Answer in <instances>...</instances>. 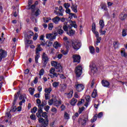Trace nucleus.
I'll use <instances>...</instances> for the list:
<instances>
[{"label": "nucleus", "instance_id": "obj_1", "mask_svg": "<svg viewBox=\"0 0 127 127\" xmlns=\"http://www.w3.org/2000/svg\"><path fill=\"white\" fill-rule=\"evenodd\" d=\"M51 64L52 66L55 67L58 70L57 72L59 73H62L63 72V67H62V66H61L60 63H58L56 61H52L51 62Z\"/></svg>", "mask_w": 127, "mask_h": 127}, {"label": "nucleus", "instance_id": "obj_2", "mask_svg": "<svg viewBox=\"0 0 127 127\" xmlns=\"http://www.w3.org/2000/svg\"><path fill=\"white\" fill-rule=\"evenodd\" d=\"M48 61H49V58L48 56L45 53H43L42 56V62L43 64V67L45 68L47 65V63H48Z\"/></svg>", "mask_w": 127, "mask_h": 127}, {"label": "nucleus", "instance_id": "obj_3", "mask_svg": "<svg viewBox=\"0 0 127 127\" xmlns=\"http://www.w3.org/2000/svg\"><path fill=\"white\" fill-rule=\"evenodd\" d=\"M42 50H43V49L41 47H37L36 48V56L35 57V63H38V59H39L40 57V54L39 53L42 51Z\"/></svg>", "mask_w": 127, "mask_h": 127}, {"label": "nucleus", "instance_id": "obj_4", "mask_svg": "<svg viewBox=\"0 0 127 127\" xmlns=\"http://www.w3.org/2000/svg\"><path fill=\"white\" fill-rule=\"evenodd\" d=\"M72 46L74 50L77 51L80 49V43L79 42L74 41L72 43Z\"/></svg>", "mask_w": 127, "mask_h": 127}, {"label": "nucleus", "instance_id": "obj_5", "mask_svg": "<svg viewBox=\"0 0 127 127\" xmlns=\"http://www.w3.org/2000/svg\"><path fill=\"white\" fill-rule=\"evenodd\" d=\"M74 63H80V55H73L72 56Z\"/></svg>", "mask_w": 127, "mask_h": 127}, {"label": "nucleus", "instance_id": "obj_6", "mask_svg": "<svg viewBox=\"0 0 127 127\" xmlns=\"http://www.w3.org/2000/svg\"><path fill=\"white\" fill-rule=\"evenodd\" d=\"M19 100H22L19 103V106H22V104L25 103V99H26V95L25 94L22 95L19 97Z\"/></svg>", "mask_w": 127, "mask_h": 127}, {"label": "nucleus", "instance_id": "obj_7", "mask_svg": "<svg viewBox=\"0 0 127 127\" xmlns=\"http://www.w3.org/2000/svg\"><path fill=\"white\" fill-rule=\"evenodd\" d=\"M6 56H7V53L6 52V51L2 49H0V58H3V59L5 58Z\"/></svg>", "mask_w": 127, "mask_h": 127}, {"label": "nucleus", "instance_id": "obj_8", "mask_svg": "<svg viewBox=\"0 0 127 127\" xmlns=\"http://www.w3.org/2000/svg\"><path fill=\"white\" fill-rule=\"evenodd\" d=\"M31 3H32V0H28V9H32V12H34V11H35V5H32L30 6Z\"/></svg>", "mask_w": 127, "mask_h": 127}, {"label": "nucleus", "instance_id": "obj_9", "mask_svg": "<svg viewBox=\"0 0 127 127\" xmlns=\"http://www.w3.org/2000/svg\"><path fill=\"white\" fill-rule=\"evenodd\" d=\"M46 37L47 39H49L51 41L54 40V39H56V36H53L52 34H46Z\"/></svg>", "mask_w": 127, "mask_h": 127}, {"label": "nucleus", "instance_id": "obj_10", "mask_svg": "<svg viewBox=\"0 0 127 127\" xmlns=\"http://www.w3.org/2000/svg\"><path fill=\"white\" fill-rule=\"evenodd\" d=\"M95 37L96 38V43L95 44V46H98L99 45V43L101 42L102 40V38L99 36V33L97 34H95Z\"/></svg>", "mask_w": 127, "mask_h": 127}, {"label": "nucleus", "instance_id": "obj_11", "mask_svg": "<svg viewBox=\"0 0 127 127\" xmlns=\"http://www.w3.org/2000/svg\"><path fill=\"white\" fill-rule=\"evenodd\" d=\"M101 84L103 87L105 88H109L110 87V82L106 80H102Z\"/></svg>", "mask_w": 127, "mask_h": 127}, {"label": "nucleus", "instance_id": "obj_12", "mask_svg": "<svg viewBox=\"0 0 127 127\" xmlns=\"http://www.w3.org/2000/svg\"><path fill=\"white\" fill-rule=\"evenodd\" d=\"M75 73L77 78H79L80 77V65H78L75 67Z\"/></svg>", "mask_w": 127, "mask_h": 127}, {"label": "nucleus", "instance_id": "obj_13", "mask_svg": "<svg viewBox=\"0 0 127 127\" xmlns=\"http://www.w3.org/2000/svg\"><path fill=\"white\" fill-rule=\"evenodd\" d=\"M77 5L74 4V3H71V8L73 12H78V10H77Z\"/></svg>", "mask_w": 127, "mask_h": 127}, {"label": "nucleus", "instance_id": "obj_14", "mask_svg": "<svg viewBox=\"0 0 127 127\" xmlns=\"http://www.w3.org/2000/svg\"><path fill=\"white\" fill-rule=\"evenodd\" d=\"M61 104H62V103L61 100H57L55 99L54 100V106H55V107H59Z\"/></svg>", "mask_w": 127, "mask_h": 127}, {"label": "nucleus", "instance_id": "obj_15", "mask_svg": "<svg viewBox=\"0 0 127 127\" xmlns=\"http://www.w3.org/2000/svg\"><path fill=\"white\" fill-rule=\"evenodd\" d=\"M99 25H100V31H102V29L105 27V21L103 20H100L99 21Z\"/></svg>", "mask_w": 127, "mask_h": 127}, {"label": "nucleus", "instance_id": "obj_16", "mask_svg": "<svg viewBox=\"0 0 127 127\" xmlns=\"http://www.w3.org/2000/svg\"><path fill=\"white\" fill-rule=\"evenodd\" d=\"M52 20L54 23H55L56 24H58V23H59V21H60V17L58 16H56L55 17L53 18Z\"/></svg>", "mask_w": 127, "mask_h": 127}, {"label": "nucleus", "instance_id": "obj_17", "mask_svg": "<svg viewBox=\"0 0 127 127\" xmlns=\"http://www.w3.org/2000/svg\"><path fill=\"white\" fill-rule=\"evenodd\" d=\"M90 99H91V97L89 95H87L85 97V99L86 100V102H85L84 106L86 108L88 107V106L89 105V102H90Z\"/></svg>", "mask_w": 127, "mask_h": 127}, {"label": "nucleus", "instance_id": "obj_18", "mask_svg": "<svg viewBox=\"0 0 127 127\" xmlns=\"http://www.w3.org/2000/svg\"><path fill=\"white\" fill-rule=\"evenodd\" d=\"M66 33L69 36H72V35H74V34H75V31L73 30L72 28H71L67 31Z\"/></svg>", "mask_w": 127, "mask_h": 127}, {"label": "nucleus", "instance_id": "obj_19", "mask_svg": "<svg viewBox=\"0 0 127 127\" xmlns=\"http://www.w3.org/2000/svg\"><path fill=\"white\" fill-rule=\"evenodd\" d=\"M92 31L95 35L99 33L98 31H96V23H93L92 24Z\"/></svg>", "mask_w": 127, "mask_h": 127}, {"label": "nucleus", "instance_id": "obj_20", "mask_svg": "<svg viewBox=\"0 0 127 127\" xmlns=\"http://www.w3.org/2000/svg\"><path fill=\"white\" fill-rule=\"evenodd\" d=\"M53 47L56 49H58V48H59V47H61V44H60V43H59L57 41L55 42L53 44Z\"/></svg>", "mask_w": 127, "mask_h": 127}, {"label": "nucleus", "instance_id": "obj_21", "mask_svg": "<svg viewBox=\"0 0 127 127\" xmlns=\"http://www.w3.org/2000/svg\"><path fill=\"white\" fill-rule=\"evenodd\" d=\"M73 90H71L69 91V92L68 93H65L64 95L66 96L68 99H71V98L73 97Z\"/></svg>", "mask_w": 127, "mask_h": 127}, {"label": "nucleus", "instance_id": "obj_22", "mask_svg": "<svg viewBox=\"0 0 127 127\" xmlns=\"http://www.w3.org/2000/svg\"><path fill=\"white\" fill-rule=\"evenodd\" d=\"M119 18H120V19H121V20H125V19L127 18V13H121L119 16Z\"/></svg>", "mask_w": 127, "mask_h": 127}, {"label": "nucleus", "instance_id": "obj_23", "mask_svg": "<svg viewBox=\"0 0 127 127\" xmlns=\"http://www.w3.org/2000/svg\"><path fill=\"white\" fill-rule=\"evenodd\" d=\"M43 113V111H42V108H40V109L38 111V113H36L37 118H41V114Z\"/></svg>", "mask_w": 127, "mask_h": 127}, {"label": "nucleus", "instance_id": "obj_24", "mask_svg": "<svg viewBox=\"0 0 127 127\" xmlns=\"http://www.w3.org/2000/svg\"><path fill=\"white\" fill-rule=\"evenodd\" d=\"M91 68V70L92 72H97L98 69L97 68V66L95 64H92V65H90Z\"/></svg>", "mask_w": 127, "mask_h": 127}, {"label": "nucleus", "instance_id": "obj_25", "mask_svg": "<svg viewBox=\"0 0 127 127\" xmlns=\"http://www.w3.org/2000/svg\"><path fill=\"white\" fill-rule=\"evenodd\" d=\"M121 56L122 57H125V58H127V53H126L125 49H123L121 51Z\"/></svg>", "mask_w": 127, "mask_h": 127}, {"label": "nucleus", "instance_id": "obj_26", "mask_svg": "<svg viewBox=\"0 0 127 127\" xmlns=\"http://www.w3.org/2000/svg\"><path fill=\"white\" fill-rule=\"evenodd\" d=\"M87 121H88L87 118H85L84 119L81 121V127H84L86 126V124L87 123Z\"/></svg>", "mask_w": 127, "mask_h": 127}, {"label": "nucleus", "instance_id": "obj_27", "mask_svg": "<svg viewBox=\"0 0 127 127\" xmlns=\"http://www.w3.org/2000/svg\"><path fill=\"white\" fill-rule=\"evenodd\" d=\"M119 45L120 43H119V41H116L113 42V46L115 49L117 48H119Z\"/></svg>", "mask_w": 127, "mask_h": 127}, {"label": "nucleus", "instance_id": "obj_28", "mask_svg": "<svg viewBox=\"0 0 127 127\" xmlns=\"http://www.w3.org/2000/svg\"><path fill=\"white\" fill-rule=\"evenodd\" d=\"M63 29L64 31H66V32L69 30V29H71L72 28V26H69L67 25H64L63 26Z\"/></svg>", "mask_w": 127, "mask_h": 127}, {"label": "nucleus", "instance_id": "obj_29", "mask_svg": "<svg viewBox=\"0 0 127 127\" xmlns=\"http://www.w3.org/2000/svg\"><path fill=\"white\" fill-rule=\"evenodd\" d=\"M67 88V85L62 84L61 86V92H64L66 88Z\"/></svg>", "mask_w": 127, "mask_h": 127}, {"label": "nucleus", "instance_id": "obj_30", "mask_svg": "<svg viewBox=\"0 0 127 127\" xmlns=\"http://www.w3.org/2000/svg\"><path fill=\"white\" fill-rule=\"evenodd\" d=\"M76 103H77V99L73 98L71 99L70 104L71 106H75V105H76Z\"/></svg>", "mask_w": 127, "mask_h": 127}, {"label": "nucleus", "instance_id": "obj_31", "mask_svg": "<svg viewBox=\"0 0 127 127\" xmlns=\"http://www.w3.org/2000/svg\"><path fill=\"white\" fill-rule=\"evenodd\" d=\"M90 53L91 54H95V48L93 46H90L89 48Z\"/></svg>", "mask_w": 127, "mask_h": 127}, {"label": "nucleus", "instance_id": "obj_32", "mask_svg": "<svg viewBox=\"0 0 127 127\" xmlns=\"http://www.w3.org/2000/svg\"><path fill=\"white\" fill-rule=\"evenodd\" d=\"M52 91V88H51V87L47 88L45 89V92L46 94H50V93H51Z\"/></svg>", "mask_w": 127, "mask_h": 127}, {"label": "nucleus", "instance_id": "obj_33", "mask_svg": "<svg viewBox=\"0 0 127 127\" xmlns=\"http://www.w3.org/2000/svg\"><path fill=\"white\" fill-rule=\"evenodd\" d=\"M20 94V91H18L17 93L15 94L14 102H16V100L17 99H18V96H19Z\"/></svg>", "mask_w": 127, "mask_h": 127}, {"label": "nucleus", "instance_id": "obj_34", "mask_svg": "<svg viewBox=\"0 0 127 127\" xmlns=\"http://www.w3.org/2000/svg\"><path fill=\"white\" fill-rule=\"evenodd\" d=\"M73 17H74V18H77V15L73 13H70V14H69V18H70V19H72Z\"/></svg>", "mask_w": 127, "mask_h": 127}, {"label": "nucleus", "instance_id": "obj_35", "mask_svg": "<svg viewBox=\"0 0 127 127\" xmlns=\"http://www.w3.org/2000/svg\"><path fill=\"white\" fill-rule=\"evenodd\" d=\"M59 84H60L59 82L55 81L52 84L53 87H54V88H58V86H59Z\"/></svg>", "mask_w": 127, "mask_h": 127}, {"label": "nucleus", "instance_id": "obj_36", "mask_svg": "<svg viewBox=\"0 0 127 127\" xmlns=\"http://www.w3.org/2000/svg\"><path fill=\"white\" fill-rule=\"evenodd\" d=\"M64 120H69V119H70V116L68 113H67V112H65L64 116Z\"/></svg>", "mask_w": 127, "mask_h": 127}, {"label": "nucleus", "instance_id": "obj_37", "mask_svg": "<svg viewBox=\"0 0 127 127\" xmlns=\"http://www.w3.org/2000/svg\"><path fill=\"white\" fill-rule=\"evenodd\" d=\"M35 91V89L32 87H30L29 88V92L30 94V95H33L34 94V91Z\"/></svg>", "mask_w": 127, "mask_h": 127}, {"label": "nucleus", "instance_id": "obj_38", "mask_svg": "<svg viewBox=\"0 0 127 127\" xmlns=\"http://www.w3.org/2000/svg\"><path fill=\"white\" fill-rule=\"evenodd\" d=\"M57 33L60 35H62V34H63L64 33V31L62 29H58Z\"/></svg>", "mask_w": 127, "mask_h": 127}, {"label": "nucleus", "instance_id": "obj_39", "mask_svg": "<svg viewBox=\"0 0 127 127\" xmlns=\"http://www.w3.org/2000/svg\"><path fill=\"white\" fill-rule=\"evenodd\" d=\"M64 6L65 9L69 8L71 6V4L69 3H64Z\"/></svg>", "mask_w": 127, "mask_h": 127}, {"label": "nucleus", "instance_id": "obj_40", "mask_svg": "<svg viewBox=\"0 0 127 127\" xmlns=\"http://www.w3.org/2000/svg\"><path fill=\"white\" fill-rule=\"evenodd\" d=\"M97 116H98V115L95 114L94 115V116L92 118L90 122H91V123H94V122H96V121H97Z\"/></svg>", "mask_w": 127, "mask_h": 127}, {"label": "nucleus", "instance_id": "obj_41", "mask_svg": "<svg viewBox=\"0 0 127 127\" xmlns=\"http://www.w3.org/2000/svg\"><path fill=\"white\" fill-rule=\"evenodd\" d=\"M40 13H41V11H40L39 9H36V10L35 12V15H36V16H38Z\"/></svg>", "mask_w": 127, "mask_h": 127}, {"label": "nucleus", "instance_id": "obj_42", "mask_svg": "<svg viewBox=\"0 0 127 127\" xmlns=\"http://www.w3.org/2000/svg\"><path fill=\"white\" fill-rule=\"evenodd\" d=\"M75 89L77 92H80V84L75 83Z\"/></svg>", "mask_w": 127, "mask_h": 127}, {"label": "nucleus", "instance_id": "obj_43", "mask_svg": "<svg viewBox=\"0 0 127 127\" xmlns=\"http://www.w3.org/2000/svg\"><path fill=\"white\" fill-rule=\"evenodd\" d=\"M31 120L32 121H36V116L34 114H31L30 116Z\"/></svg>", "mask_w": 127, "mask_h": 127}, {"label": "nucleus", "instance_id": "obj_44", "mask_svg": "<svg viewBox=\"0 0 127 127\" xmlns=\"http://www.w3.org/2000/svg\"><path fill=\"white\" fill-rule=\"evenodd\" d=\"M41 117H42V118H44L46 120V119H48L47 118H48V116H47V113L43 112L42 114Z\"/></svg>", "mask_w": 127, "mask_h": 127}, {"label": "nucleus", "instance_id": "obj_45", "mask_svg": "<svg viewBox=\"0 0 127 127\" xmlns=\"http://www.w3.org/2000/svg\"><path fill=\"white\" fill-rule=\"evenodd\" d=\"M54 27L53 23H50L48 25V29L49 30H52V29Z\"/></svg>", "mask_w": 127, "mask_h": 127}, {"label": "nucleus", "instance_id": "obj_46", "mask_svg": "<svg viewBox=\"0 0 127 127\" xmlns=\"http://www.w3.org/2000/svg\"><path fill=\"white\" fill-rule=\"evenodd\" d=\"M44 106H45V102L43 101L42 102L41 104H40V105H38V107H39V109H43V107H44Z\"/></svg>", "mask_w": 127, "mask_h": 127}, {"label": "nucleus", "instance_id": "obj_47", "mask_svg": "<svg viewBox=\"0 0 127 127\" xmlns=\"http://www.w3.org/2000/svg\"><path fill=\"white\" fill-rule=\"evenodd\" d=\"M38 121L40 124H44V123H45V120H44L43 118H41V117L39 118Z\"/></svg>", "mask_w": 127, "mask_h": 127}, {"label": "nucleus", "instance_id": "obj_48", "mask_svg": "<svg viewBox=\"0 0 127 127\" xmlns=\"http://www.w3.org/2000/svg\"><path fill=\"white\" fill-rule=\"evenodd\" d=\"M39 76H43V75H44V69L42 68L39 73Z\"/></svg>", "mask_w": 127, "mask_h": 127}, {"label": "nucleus", "instance_id": "obj_49", "mask_svg": "<svg viewBox=\"0 0 127 127\" xmlns=\"http://www.w3.org/2000/svg\"><path fill=\"white\" fill-rule=\"evenodd\" d=\"M55 13L57 14V15H58V16H63V13L62 12H59V11H55Z\"/></svg>", "mask_w": 127, "mask_h": 127}, {"label": "nucleus", "instance_id": "obj_50", "mask_svg": "<svg viewBox=\"0 0 127 127\" xmlns=\"http://www.w3.org/2000/svg\"><path fill=\"white\" fill-rule=\"evenodd\" d=\"M68 52H69V51L68 50H62L61 53L64 55H67L68 54Z\"/></svg>", "mask_w": 127, "mask_h": 127}, {"label": "nucleus", "instance_id": "obj_51", "mask_svg": "<svg viewBox=\"0 0 127 127\" xmlns=\"http://www.w3.org/2000/svg\"><path fill=\"white\" fill-rule=\"evenodd\" d=\"M37 111V108H36V107H34L33 109L31 110V113H32V114H35V113H36V112Z\"/></svg>", "mask_w": 127, "mask_h": 127}, {"label": "nucleus", "instance_id": "obj_52", "mask_svg": "<svg viewBox=\"0 0 127 127\" xmlns=\"http://www.w3.org/2000/svg\"><path fill=\"white\" fill-rule=\"evenodd\" d=\"M106 31H103V29H101H101H99V33H100V35H105L106 34Z\"/></svg>", "mask_w": 127, "mask_h": 127}, {"label": "nucleus", "instance_id": "obj_53", "mask_svg": "<svg viewBox=\"0 0 127 127\" xmlns=\"http://www.w3.org/2000/svg\"><path fill=\"white\" fill-rule=\"evenodd\" d=\"M78 117H79V114H78V113H76L72 116V120H73V121H75V120H76V118Z\"/></svg>", "mask_w": 127, "mask_h": 127}, {"label": "nucleus", "instance_id": "obj_54", "mask_svg": "<svg viewBox=\"0 0 127 127\" xmlns=\"http://www.w3.org/2000/svg\"><path fill=\"white\" fill-rule=\"evenodd\" d=\"M92 98H96L97 97V91L96 90H94L92 94Z\"/></svg>", "mask_w": 127, "mask_h": 127}, {"label": "nucleus", "instance_id": "obj_55", "mask_svg": "<svg viewBox=\"0 0 127 127\" xmlns=\"http://www.w3.org/2000/svg\"><path fill=\"white\" fill-rule=\"evenodd\" d=\"M54 100L53 99L49 100L48 101V104L49 106H52V105H54Z\"/></svg>", "mask_w": 127, "mask_h": 127}, {"label": "nucleus", "instance_id": "obj_56", "mask_svg": "<svg viewBox=\"0 0 127 127\" xmlns=\"http://www.w3.org/2000/svg\"><path fill=\"white\" fill-rule=\"evenodd\" d=\"M26 44H32L33 42L32 40H27L25 41Z\"/></svg>", "mask_w": 127, "mask_h": 127}, {"label": "nucleus", "instance_id": "obj_57", "mask_svg": "<svg viewBox=\"0 0 127 127\" xmlns=\"http://www.w3.org/2000/svg\"><path fill=\"white\" fill-rule=\"evenodd\" d=\"M50 74H52V75L54 74V73H55V68H51L50 69V71H49Z\"/></svg>", "mask_w": 127, "mask_h": 127}, {"label": "nucleus", "instance_id": "obj_58", "mask_svg": "<svg viewBox=\"0 0 127 127\" xmlns=\"http://www.w3.org/2000/svg\"><path fill=\"white\" fill-rule=\"evenodd\" d=\"M84 70V67L82 65H80V76L82 75V73H83V70Z\"/></svg>", "mask_w": 127, "mask_h": 127}, {"label": "nucleus", "instance_id": "obj_59", "mask_svg": "<svg viewBox=\"0 0 127 127\" xmlns=\"http://www.w3.org/2000/svg\"><path fill=\"white\" fill-rule=\"evenodd\" d=\"M101 8L102 9H103V10H108V8H107V5L105 4L102 5Z\"/></svg>", "mask_w": 127, "mask_h": 127}, {"label": "nucleus", "instance_id": "obj_60", "mask_svg": "<svg viewBox=\"0 0 127 127\" xmlns=\"http://www.w3.org/2000/svg\"><path fill=\"white\" fill-rule=\"evenodd\" d=\"M126 31H127V29H126V30H123V32H122V35L123 36H127V32Z\"/></svg>", "mask_w": 127, "mask_h": 127}, {"label": "nucleus", "instance_id": "obj_61", "mask_svg": "<svg viewBox=\"0 0 127 127\" xmlns=\"http://www.w3.org/2000/svg\"><path fill=\"white\" fill-rule=\"evenodd\" d=\"M49 109H50V106L47 105L44 107V110L46 112H48L49 111Z\"/></svg>", "mask_w": 127, "mask_h": 127}, {"label": "nucleus", "instance_id": "obj_62", "mask_svg": "<svg viewBox=\"0 0 127 127\" xmlns=\"http://www.w3.org/2000/svg\"><path fill=\"white\" fill-rule=\"evenodd\" d=\"M49 94L45 93V98L46 100H49L50 98L49 97Z\"/></svg>", "mask_w": 127, "mask_h": 127}, {"label": "nucleus", "instance_id": "obj_63", "mask_svg": "<svg viewBox=\"0 0 127 127\" xmlns=\"http://www.w3.org/2000/svg\"><path fill=\"white\" fill-rule=\"evenodd\" d=\"M103 112L99 113L97 115V118H98V119H101V118L103 117Z\"/></svg>", "mask_w": 127, "mask_h": 127}, {"label": "nucleus", "instance_id": "obj_64", "mask_svg": "<svg viewBox=\"0 0 127 127\" xmlns=\"http://www.w3.org/2000/svg\"><path fill=\"white\" fill-rule=\"evenodd\" d=\"M38 37V34L37 33H35L33 38V40H36Z\"/></svg>", "mask_w": 127, "mask_h": 127}]
</instances>
